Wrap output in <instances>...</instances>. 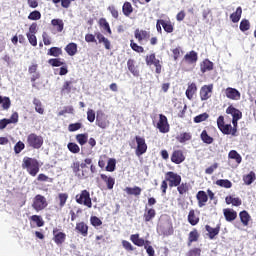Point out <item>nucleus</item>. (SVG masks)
Instances as JSON below:
<instances>
[{
  "instance_id": "nucleus-1",
  "label": "nucleus",
  "mask_w": 256,
  "mask_h": 256,
  "mask_svg": "<svg viewBox=\"0 0 256 256\" xmlns=\"http://www.w3.org/2000/svg\"><path fill=\"white\" fill-rule=\"evenodd\" d=\"M241 118H232V125L225 124V117L219 116L217 118V127L223 135H232V137H237V129L239 127V121Z\"/></svg>"
},
{
  "instance_id": "nucleus-2",
  "label": "nucleus",
  "mask_w": 256,
  "mask_h": 256,
  "mask_svg": "<svg viewBox=\"0 0 256 256\" xmlns=\"http://www.w3.org/2000/svg\"><path fill=\"white\" fill-rule=\"evenodd\" d=\"M93 163V159L86 158L84 162H73L71 164V169L78 179H87L89 177V167L87 165H91Z\"/></svg>"
},
{
  "instance_id": "nucleus-3",
  "label": "nucleus",
  "mask_w": 256,
  "mask_h": 256,
  "mask_svg": "<svg viewBox=\"0 0 256 256\" xmlns=\"http://www.w3.org/2000/svg\"><path fill=\"white\" fill-rule=\"evenodd\" d=\"M41 165L39 164V160L31 157H24L22 161V169H26L27 173L31 175V177H37V173H39Z\"/></svg>"
},
{
  "instance_id": "nucleus-4",
  "label": "nucleus",
  "mask_w": 256,
  "mask_h": 256,
  "mask_svg": "<svg viewBox=\"0 0 256 256\" xmlns=\"http://www.w3.org/2000/svg\"><path fill=\"white\" fill-rule=\"evenodd\" d=\"M196 199L198 201V207L202 208L207 205V201H213L215 199V193L213 190L208 189L207 192L200 190L196 194Z\"/></svg>"
},
{
  "instance_id": "nucleus-5",
  "label": "nucleus",
  "mask_w": 256,
  "mask_h": 256,
  "mask_svg": "<svg viewBox=\"0 0 256 256\" xmlns=\"http://www.w3.org/2000/svg\"><path fill=\"white\" fill-rule=\"evenodd\" d=\"M43 136L30 133L26 138V145L30 149H41L43 147Z\"/></svg>"
},
{
  "instance_id": "nucleus-6",
  "label": "nucleus",
  "mask_w": 256,
  "mask_h": 256,
  "mask_svg": "<svg viewBox=\"0 0 256 256\" xmlns=\"http://www.w3.org/2000/svg\"><path fill=\"white\" fill-rule=\"evenodd\" d=\"M49 203L47 202V198L41 194H37L32 200V209L39 213L41 211H45Z\"/></svg>"
},
{
  "instance_id": "nucleus-7",
  "label": "nucleus",
  "mask_w": 256,
  "mask_h": 256,
  "mask_svg": "<svg viewBox=\"0 0 256 256\" xmlns=\"http://www.w3.org/2000/svg\"><path fill=\"white\" fill-rule=\"evenodd\" d=\"M75 201L76 203H78V205H84L85 207H88V209H91V207H93L91 194L88 190H82L79 194H77L75 196Z\"/></svg>"
},
{
  "instance_id": "nucleus-8",
  "label": "nucleus",
  "mask_w": 256,
  "mask_h": 256,
  "mask_svg": "<svg viewBox=\"0 0 256 256\" xmlns=\"http://www.w3.org/2000/svg\"><path fill=\"white\" fill-rule=\"evenodd\" d=\"M76 83L75 80H65L60 88V95L65 97V95H71V93H75L77 88L73 86Z\"/></svg>"
},
{
  "instance_id": "nucleus-9",
  "label": "nucleus",
  "mask_w": 256,
  "mask_h": 256,
  "mask_svg": "<svg viewBox=\"0 0 256 256\" xmlns=\"http://www.w3.org/2000/svg\"><path fill=\"white\" fill-rule=\"evenodd\" d=\"M96 125L97 127H100V129H107L109 127L110 122L107 118V115L103 111H98L96 114Z\"/></svg>"
},
{
  "instance_id": "nucleus-10",
  "label": "nucleus",
  "mask_w": 256,
  "mask_h": 256,
  "mask_svg": "<svg viewBox=\"0 0 256 256\" xmlns=\"http://www.w3.org/2000/svg\"><path fill=\"white\" fill-rule=\"evenodd\" d=\"M135 141L137 143V147H136L137 157H141V155H145V153H147V143L145 142V138L141 136H135Z\"/></svg>"
},
{
  "instance_id": "nucleus-11",
  "label": "nucleus",
  "mask_w": 256,
  "mask_h": 256,
  "mask_svg": "<svg viewBox=\"0 0 256 256\" xmlns=\"http://www.w3.org/2000/svg\"><path fill=\"white\" fill-rule=\"evenodd\" d=\"M166 181L169 182V187H179L181 185V175L172 171L167 172Z\"/></svg>"
},
{
  "instance_id": "nucleus-12",
  "label": "nucleus",
  "mask_w": 256,
  "mask_h": 256,
  "mask_svg": "<svg viewBox=\"0 0 256 256\" xmlns=\"http://www.w3.org/2000/svg\"><path fill=\"white\" fill-rule=\"evenodd\" d=\"M130 241H132L136 247H144V249H146V247H151V241L139 237V234H132L130 236Z\"/></svg>"
},
{
  "instance_id": "nucleus-13",
  "label": "nucleus",
  "mask_w": 256,
  "mask_h": 256,
  "mask_svg": "<svg viewBox=\"0 0 256 256\" xmlns=\"http://www.w3.org/2000/svg\"><path fill=\"white\" fill-rule=\"evenodd\" d=\"M134 37L135 39H137L138 43L142 44L143 41H149V38L151 37V32L137 28L134 31Z\"/></svg>"
},
{
  "instance_id": "nucleus-14",
  "label": "nucleus",
  "mask_w": 256,
  "mask_h": 256,
  "mask_svg": "<svg viewBox=\"0 0 256 256\" xmlns=\"http://www.w3.org/2000/svg\"><path fill=\"white\" fill-rule=\"evenodd\" d=\"M127 69L133 75V77H140L141 71H139V66L137 65V62L133 58H129L127 60Z\"/></svg>"
},
{
  "instance_id": "nucleus-15",
  "label": "nucleus",
  "mask_w": 256,
  "mask_h": 256,
  "mask_svg": "<svg viewBox=\"0 0 256 256\" xmlns=\"http://www.w3.org/2000/svg\"><path fill=\"white\" fill-rule=\"evenodd\" d=\"M38 68H39V65L37 64H32L28 68V73L32 75V77L30 78V81L32 83V87L34 88H37V84L35 83V81L41 78V74L37 72Z\"/></svg>"
},
{
  "instance_id": "nucleus-16",
  "label": "nucleus",
  "mask_w": 256,
  "mask_h": 256,
  "mask_svg": "<svg viewBox=\"0 0 256 256\" xmlns=\"http://www.w3.org/2000/svg\"><path fill=\"white\" fill-rule=\"evenodd\" d=\"M183 61L187 65H192L193 67H195L197 61H199V56L197 52H195V50H191L190 52L185 54Z\"/></svg>"
},
{
  "instance_id": "nucleus-17",
  "label": "nucleus",
  "mask_w": 256,
  "mask_h": 256,
  "mask_svg": "<svg viewBox=\"0 0 256 256\" xmlns=\"http://www.w3.org/2000/svg\"><path fill=\"white\" fill-rule=\"evenodd\" d=\"M157 129H159L160 133H169V122L167 120V116L163 114L159 115Z\"/></svg>"
},
{
  "instance_id": "nucleus-18",
  "label": "nucleus",
  "mask_w": 256,
  "mask_h": 256,
  "mask_svg": "<svg viewBox=\"0 0 256 256\" xmlns=\"http://www.w3.org/2000/svg\"><path fill=\"white\" fill-rule=\"evenodd\" d=\"M53 241L56 245H63L65 239H67V234L59 231V228H53Z\"/></svg>"
},
{
  "instance_id": "nucleus-19",
  "label": "nucleus",
  "mask_w": 256,
  "mask_h": 256,
  "mask_svg": "<svg viewBox=\"0 0 256 256\" xmlns=\"http://www.w3.org/2000/svg\"><path fill=\"white\" fill-rule=\"evenodd\" d=\"M225 96L231 101H239L241 99V92L236 88L228 87L225 89Z\"/></svg>"
},
{
  "instance_id": "nucleus-20",
  "label": "nucleus",
  "mask_w": 256,
  "mask_h": 256,
  "mask_svg": "<svg viewBox=\"0 0 256 256\" xmlns=\"http://www.w3.org/2000/svg\"><path fill=\"white\" fill-rule=\"evenodd\" d=\"M75 231L78 233V235H81L82 237H87L89 235V225L85 223L84 221L82 222H77L75 226Z\"/></svg>"
},
{
  "instance_id": "nucleus-21",
  "label": "nucleus",
  "mask_w": 256,
  "mask_h": 256,
  "mask_svg": "<svg viewBox=\"0 0 256 256\" xmlns=\"http://www.w3.org/2000/svg\"><path fill=\"white\" fill-rule=\"evenodd\" d=\"M171 161L172 163H175V165H181V163L185 161L183 150H174L171 155Z\"/></svg>"
},
{
  "instance_id": "nucleus-22",
  "label": "nucleus",
  "mask_w": 256,
  "mask_h": 256,
  "mask_svg": "<svg viewBox=\"0 0 256 256\" xmlns=\"http://www.w3.org/2000/svg\"><path fill=\"white\" fill-rule=\"evenodd\" d=\"M211 93H213V85H204L200 89V99L201 101H207L211 98Z\"/></svg>"
},
{
  "instance_id": "nucleus-23",
  "label": "nucleus",
  "mask_w": 256,
  "mask_h": 256,
  "mask_svg": "<svg viewBox=\"0 0 256 256\" xmlns=\"http://www.w3.org/2000/svg\"><path fill=\"white\" fill-rule=\"evenodd\" d=\"M157 217V211L154 208L145 207L143 219L145 223H151V221Z\"/></svg>"
},
{
  "instance_id": "nucleus-24",
  "label": "nucleus",
  "mask_w": 256,
  "mask_h": 256,
  "mask_svg": "<svg viewBox=\"0 0 256 256\" xmlns=\"http://www.w3.org/2000/svg\"><path fill=\"white\" fill-rule=\"evenodd\" d=\"M226 114L231 115L232 119H243V112L235 108L233 105L227 107Z\"/></svg>"
},
{
  "instance_id": "nucleus-25",
  "label": "nucleus",
  "mask_w": 256,
  "mask_h": 256,
  "mask_svg": "<svg viewBox=\"0 0 256 256\" xmlns=\"http://www.w3.org/2000/svg\"><path fill=\"white\" fill-rule=\"evenodd\" d=\"M205 230L207 231V236L209 237V239L213 240L215 239V237H217V235H219L221 231V225L218 224L215 228L206 225Z\"/></svg>"
},
{
  "instance_id": "nucleus-26",
  "label": "nucleus",
  "mask_w": 256,
  "mask_h": 256,
  "mask_svg": "<svg viewBox=\"0 0 256 256\" xmlns=\"http://www.w3.org/2000/svg\"><path fill=\"white\" fill-rule=\"evenodd\" d=\"M199 231L197 229H193L189 234H188V247H191V245H193V243H197V241H199Z\"/></svg>"
},
{
  "instance_id": "nucleus-27",
  "label": "nucleus",
  "mask_w": 256,
  "mask_h": 256,
  "mask_svg": "<svg viewBox=\"0 0 256 256\" xmlns=\"http://www.w3.org/2000/svg\"><path fill=\"white\" fill-rule=\"evenodd\" d=\"M100 178L106 184L107 189L111 190L115 187V178L112 176H107L106 174H101Z\"/></svg>"
},
{
  "instance_id": "nucleus-28",
  "label": "nucleus",
  "mask_w": 256,
  "mask_h": 256,
  "mask_svg": "<svg viewBox=\"0 0 256 256\" xmlns=\"http://www.w3.org/2000/svg\"><path fill=\"white\" fill-rule=\"evenodd\" d=\"M223 213L226 221L228 222L235 221V219H237V212L231 208L224 209Z\"/></svg>"
},
{
  "instance_id": "nucleus-29",
  "label": "nucleus",
  "mask_w": 256,
  "mask_h": 256,
  "mask_svg": "<svg viewBox=\"0 0 256 256\" xmlns=\"http://www.w3.org/2000/svg\"><path fill=\"white\" fill-rule=\"evenodd\" d=\"M95 36L98 39V43H104L105 49L110 51V49H111V41H109V39H107L103 34H101V32H97L95 34Z\"/></svg>"
},
{
  "instance_id": "nucleus-30",
  "label": "nucleus",
  "mask_w": 256,
  "mask_h": 256,
  "mask_svg": "<svg viewBox=\"0 0 256 256\" xmlns=\"http://www.w3.org/2000/svg\"><path fill=\"white\" fill-rule=\"evenodd\" d=\"M176 187L180 197H185V195L189 193V183L187 182H180V184Z\"/></svg>"
},
{
  "instance_id": "nucleus-31",
  "label": "nucleus",
  "mask_w": 256,
  "mask_h": 256,
  "mask_svg": "<svg viewBox=\"0 0 256 256\" xmlns=\"http://www.w3.org/2000/svg\"><path fill=\"white\" fill-rule=\"evenodd\" d=\"M241 15H243V8L239 6L235 12L230 15L232 23H239L241 21Z\"/></svg>"
},
{
  "instance_id": "nucleus-32",
  "label": "nucleus",
  "mask_w": 256,
  "mask_h": 256,
  "mask_svg": "<svg viewBox=\"0 0 256 256\" xmlns=\"http://www.w3.org/2000/svg\"><path fill=\"white\" fill-rule=\"evenodd\" d=\"M51 25L54 26L57 33H61L63 32V29H65V23H63L61 19H52Z\"/></svg>"
},
{
  "instance_id": "nucleus-33",
  "label": "nucleus",
  "mask_w": 256,
  "mask_h": 256,
  "mask_svg": "<svg viewBox=\"0 0 256 256\" xmlns=\"http://www.w3.org/2000/svg\"><path fill=\"white\" fill-rule=\"evenodd\" d=\"M64 49L70 57L77 55V43L75 42L69 43Z\"/></svg>"
},
{
  "instance_id": "nucleus-34",
  "label": "nucleus",
  "mask_w": 256,
  "mask_h": 256,
  "mask_svg": "<svg viewBox=\"0 0 256 256\" xmlns=\"http://www.w3.org/2000/svg\"><path fill=\"white\" fill-rule=\"evenodd\" d=\"M200 70L202 73H207V71H213V62H211L209 59H205L200 64Z\"/></svg>"
},
{
  "instance_id": "nucleus-35",
  "label": "nucleus",
  "mask_w": 256,
  "mask_h": 256,
  "mask_svg": "<svg viewBox=\"0 0 256 256\" xmlns=\"http://www.w3.org/2000/svg\"><path fill=\"white\" fill-rule=\"evenodd\" d=\"M225 202L227 205H233L234 207H241L242 204L241 198H233V196H227Z\"/></svg>"
},
{
  "instance_id": "nucleus-36",
  "label": "nucleus",
  "mask_w": 256,
  "mask_h": 256,
  "mask_svg": "<svg viewBox=\"0 0 256 256\" xmlns=\"http://www.w3.org/2000/svg\"><path fill=\"white\" fill-rule=\"evenodd\" d=\"M99 27H102L108 35H113V32L111 31V26L109 25V22H107V19L105 18H100L98 21Z\"/></svg>"
},
{
  "instance_id": "nucleus-37",
  "label": "nucleus",
  "mask_w": 256,
  "mask_h": 256,
  "mask_svg": "<svg viewBox=\"0 0 256 256\" xmlns=\"http://www.w3.org/2000/svg\"><path fill=\"white\" fill-rule=\"evenodd\" d=\"M188 223H190V225H192L193 227H195V225L199 223V216L195 214V211L193 209H191L188 213Z\"/></svg>"
},
{
  "instance_id": "nucleus-38",
  "label": "nucleus",
  "mask_w": 256,
  "mask_h": 256,
  "mask_svg": "<svg viewBox=\"0 0 256 256\" xmlns=\"http://www.w3.org/2000/svg\"><path fill=\"white\" fill-rule=\"evenodd\" d=\"M200 139L201 141H203V143H205L206 145H211L215 139H213V137H211L209 135V133H207V130H203L200 134Z\"/></svg>"
},
{
  "instance_id": "nucleus-39",
  "label": "nucleus",
  "mask_w": 256,
  "mask_h": 256,
  "mask_svg": "<svg viewBox=\"0 0 256 256\" xmlns=\"http://www.w3.org/2000/svg\"><path fill=\"white\" fill-rule=\"evenodd\" d=\"M124 191L127 193V195H134L135 197H139V195H141L142 189L139 186H134L133 188L126 187Z\"/></svg>"
},
{
  "instance_id": "nucleus-40",
  "label": "nucleus",
  "mask_w": 256,
  "mask_h": 256,
  "mask_svg": "<svg viewBox=\"0 0 256 256\" xmlns=\"http://www.w3.org/2000/svg\"><path fill=\"white\" fill-rule=\"evenodd\" d=\"M161 25L166 33H173L175 31V26H173L171 20L162 19Z\"/></svg>"
},
{
  "instance_id": "nucleus-41",
  "label": "nucleus",
  "mask_w": 256,
  "mask_h": 256,
  "mask_svg": "<svg viewBox=\"0 0 256 256\" xmlns=\"http://www.w3.org/2000/svg\"><path fill=\"white\" fill-rule=\"evenodd\" d=\"M239 217L244 227H247V225H249V221L251 220V216L249 215V212H247L246 210H243L239 213Z\"/></svg>"
},
{
  "instance_id": "nucleus-42",
  "label": "nucleus",
  "mask_w": 256,
  "mask_h": 256,
  "mask_svg": "<svg viewBox=\"0 0 256 256\" xmlns=\"http://www.w3.org/2000/svg\"><path fill=\"white\" fill-rule=\"evenodd\" d=\"M195 93H197V85L195 83H191L190 85H188V88L186 90L187 99H189V101H191V99H193V95H195Z\"/></svg>"
},
{
  "instance_id": "nucleus-43",
  "label": "nucleus",
  "mask_w": 256,
  "mask_h": 256,
  "mask_svg": "<svg viewBox=\"0 0 256 256\" xmlns=\"http://www.w3.org/2000/svg\"><path fill=\"white\" fill-rule=\"evenodd\" d=\"M0 105L4 111H9L11 108V99L7 96H0Z\"/></svg>"
},
{
  "instance_id": "nucleus-44",
  "label": "nucleus",
  "mask_w": 256,
  "mask_h": 256,
  "mask_svg": "<svg viewBox=\"0 0 256 256\" xmlns=\"http://www.w3.org/2000/svg\"><path fill=\"white\" fill-rule=\"evenodd\" d=\"M33 105L35 107L36 113H39V115H43L45 113V109L43 108V104L41 103V100L34 98Z\"/></svg>"
},
{
  "instance_id": "nucleus-45",
  "label": "nucleus",
  "mask_w": 256,
  "mask_h": 256,
  "mask_svg": "<svg viewBox=\"0 0 256 256\" xmlns=\"http://www.w3.org/2000/svg\"><path fill=\"white\" fill-rule=\"evenodd\" d=\"M122 13L125 17H129L133 13V5L131 2H125L122 6Z\"/></svg>"
},
{
  "instance_id": "nucleus-46",
  "label": "nucleus",
  "mask_w": 256,
  "mask_h": 256,
  "mask_svg": "<svg viewBox=\"0 0 256 256\" xmlns=\"http://www.w3.org/2000/svg\"><path fill=\"white\" fill-rule=\"evenodd\" d=\"M228 158L229 159H234V161H236V163L238 165L241 164V161H243V158L241 157V154H239V152H237L236 150H231L228 153Z\"/></svg>"
},
{
  "instance_id": "nucleus-47",
  "label": "nucleus",
  "mask_w": 256,
  "mask_h": 256,
  "mask_svg": "<svg viewBox=\"0 0 256 256\" xmlns=\"http://www.w3.org/2000/svg\"><path fill=\"white\" fill-rule=\"evenodd\" d=\"M47 55L50 57H60V55H63V49L60 47H51L48 50Z\"/></svg>"
},
{
  "instance_id": "nucleus-48",
  "label": "nucleus",
  "mask_w": 256,
  "mask_h": 256,
  "mask_svg": "<svg viewBox=\"0 0 256 256\" xmlns=\"http://www.w3.org/2000/svg\"><path fill=\"white\" fill-rule=\"evenodd\" d=\"M76 141L81 146L85 145L89 141V134H87V133L77 134Z\"/></svg>"
},
{
  "instance_id": "nucleus-49",
  "label": "nucleus",
  "mask_w": 256,
  "mask_h": 256,
  "mask_svg": "<svg viewBox=\"0 0 256 256\" xmlns=\"http://www.w3.org/2000/svg\"><path fill=\"white\" fill-rule=\"evenodd\" d=\"M30 221H32V223H35L37 227H43L45 225V221L43 220V217L39 215H32L30 217Z\"/></svg>"
},
{
  "instance_id": "nucleus-50",
  "label": "nucleus",
  "mask_w": 256,
  "mask_h": 256,
  "mask_svg": "<svg viewBox=\"0 0 256 256\" xmlns=\"http://www.w3.org/2000/svg\"><path fill=\"white\" fill-rule=\"evenodd\" d=\"M58 199H59V208L63 209L67 203V199H69V194L67 193H59L58 194Z\"/></svg>"
},
{
  "instance_id": "nucleus-51",
  "label": "nucleus",
  "mask_w": 256,
  "mask_h": 256,
  "mask_svg": "<svg viewBox=\"0 0 256 256\" xmlns=\"http://www.w3.org/2000/svg\"><path fill=\"white\" fill-rule=\"evenodd\" d=\"M192 135L189 132L181 133L179 136L176 137L179 143H186V141H191Z\"/></svg>"
},
{
  "instance_id": "nucleus-52",
  "label": "nucleus",
  "mask_w": 256,
  "mask_h": 256,
  "mask_svg": "<svg viewBox=\"0 0 256 256\" xmlns=\"http://www.w3.org/2000/svg\"><path fill=\"white\" fill-rule=\"evenodd\" d=\"M216 185H218V187H224V189H231V187H233V183H231L227 179H219V180H217L216 181Z\"/></svg>"
},
{
  "instance_id": "nucleus-53",
  "label": "nucleus",
  "mask_w": 256,
  "mask_h": 256,
  "mask_svg": "<svg viewBox=\"0 0 256 256\" xmlns=\"http://www.w3.org/2000/svg\"><path fill=\"white\" fill-rule=\"evenodd\" d=\"M255 172L251 171L249 174L243 176V181L245 185H251L255 181Z\"/></svg>"
},
{
  "instance_id": "nucleus-54",
  "label": "nucleus",
  "mask_w": 256,
  "mask_h": 256,
  "mask_svg": "<svg viewBox=\"0 0 256 256\" xmlns=\"http://www.w3.org/2000/svg\"><path fill=\"white\" fill-rule=\"evenodd\" d=\"M130 47L132 51H135V53H145V48H143V46H139V44L135 43L134 40H130Z\"/></svg>"
},
{
  "instance_id": "nucleus-55",
  "label": "nucleus",
  "mask_w": 256,
  "mask_h": 256,
  "mask_svg": "<svg viewBox=\"0 0 256 256\" xmlns=\"http://www.w3.org/2000/svg\"><path fill=\"white\" fill-rule=\"evenodd\" d=\"M67 148L70 151V153L77 154L81 152V148L75 142H69Z\"/></svg>"
},
{
  "instance_id": "nucleus-56",
  "label": "nucleus",
  "mask_w": 256,
  "mask_h": 256,
  "mask_svg": "<svg viewBox=\"0 0 256 256\" xmlns=\"http://www.w3.org/2000/svg\"><path fill=\"white\" fill-rule=\"evenodd\" d=\"M251 29V23L247 19H243L240 22V31L245 33V31H249Z\"/></svg>"
},
{
  "instance_id": "nucleus-57",
  "label": "nucleus",
  "mask_w": 256,
  "mask_h": 256,
  "mask_svg": "<svg viewBox=\"0 0 256 256\" xmlns=\"http://www.w3.org/2000/svg\"><path fill=\"white\" fill-rule=\"evenodd\" d=\"M116 165L117 161L113 158H110L106 166V171H108L109 173H113V171H115Z\"/></svg>"
},
{
  "instance_id": "nucleus-58",
  "label": "nucleus",
  "mask_w": 256,
  "mask_h": 256,
  "mask_svg": "<svg viewBox=\"0 0 256 256\" xmlns=\"http://www.w3.org/2000/svg\"><path fill=\"white\" fill-rule=\"evenodd\" d=\"M49 65L52 67H61L65 65V62L61 61V58H51L48 60Z\"/></svg>"
},
{
  "instance_id": "nucleus-59",
  "label": "nucleus",
  "mask_w": 256,
  "mask_h": 256,
  "mask_svg": "<svg viewBox=\"0 0 256 256\" xmlns=\"http://www.w3.org/2000/svg\"><path fill=\"white\" fill-rule=\"evenodd\" d=\"M83 127V124L81 122H76L68 125V131L70 133H75V131H79Z\"/></svg>"
},
{
  "instance_id": "nucleus-60",
  "label": "nucleus",
  "mask_w": 256,
  "mask_h": 256,
  "mask_svg": "<svg viewBox=\"0 0 256 256\" xmlns=\"http://www.w3.org/2000/svg\"><path fill=\"white\" fill-rule=\"evenodd\" d=\"M30 21H39L41 19V12L39 10H34L28 15Z\"/></svg>"
},
{
  "instance_id": "nucleus-61",
  "label": "nucleus",
  "mask_w": 256,
  "mask_h": 256,
  "mask_svg": "<svg viewBox=\"0 0 256 256\" xmlns=\"http://www.w3.org/2000/svg\"><path fill=\"white\" fill-rule=\"evenodd\" d=\"M207 119H209V114L205 112L194 117V123H203V121H207Z\"/></svg>"
},
{
  "instance_id": "nucleus-62",
  "label": "nucleus",
  "mask_w": 256,
  "mask_h": 256,
  "mask_svg": "<svg viewBox=\"0 0 256 256\" xmlns=\"http://www.w3.org/2000/svg\"><path fill=\"white\" fill-rule=\"evenodd\" d=\"M37 181L40 183H53V178H49V176L45 175L44 173H41L37 176Z\"/></svg>"
},
{
  "instance_id": "nucleus-63",
  "label": "nucleus",
  "mask_w": 256,
  "mask_h": 256,
  "mask_svg": "<svg viewBox=\"0 0 256 256\" xmlns=\"http://www.w3.org/2000/svg\"><path fill=\"white\" fill-rule=\"evenodd\" d=\"M23 149H25V143H23L22 141H18L14 146V153H16V155H19V153H21Z\"/></svg>"
},
{
  "instance_id": "nucleus-64",
  "label": "nucleus",
  "mask_w": 256,
  "mask_h": 256,
  "mask_svg": "<svg viewBox=\"0 0 256 256\" xmlns=\"http://www.w3.org/2000/svg\"><path fill=\"white\" fill-rule=\"evenodd\" d=\"M186 256H201V248H192L190 249Z\"/></svg>"
}]
</instances>
